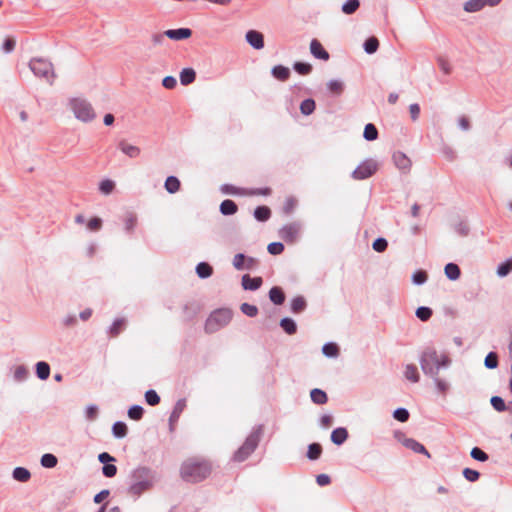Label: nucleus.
I'll use <instances>...</instances> for the list:
<instances>
[{
    "label": "nucleus",
    "instance_id": "obj_1",
    "mask_svg": "<svg viewBox=\"0 0 512 512\" xmlns=\"http://www.w3.org/2000/svg\"><path fill=\"white\" fill-rule=\"evenodd\" d=\"M419 362L423 373L431 377L438 375L441 368L449 367L451 359L447 354L439 356L436 349L429 346L421 352Z\"/></svg>",
    "mask_w": 512,
    "mask_h": 512
},
{
    "label": "nucleus",
    "instance_id": "obj_2",
    "mask_svg": "<svg viewBox=\"0 0 512 512\" xmlns=\"http://www.w3.org/2000/svg\"><path fill=\"white\" fill-rule=\"evenodd\" d=\"M211 465L207 461L189 459L181 465L180 475L186 482L198 483L211 474Z\"/></svg>",
    "mask_w": 512,
    "mask_h": 512
},
{
    "label": "nucleus",
    "instance_id": "obj_3",
    "mask_svg": "<svg viewBox=\"0 0 512 512\" xmlns=\"http://www.w3.org/2000/svg\"><path fill=\"white\" fill-rule=\"evenodd\" d=\"M264 434V425L258 424L253 427L250 434L246 437L244 443L233 454V461L244 462L257 449Z\"/></svg>",
    "mask_w": 512,
    "mask_h": 512
},
{
    "label": "nucleus",
    "instance_id": "obj_4",
    "mask_svg": "<svg viewBox=\"0 0 512 512\" xmlns=\"http://www.w3.org/2000/svg\"><path fill=\"white\" fill-rule=\"evenodd\" d=\"M233 317V311L229 308H218L211 312L206 319L204 330L207 334H213L227 326Z\"/></svg>",
    "mask_w": 512,
    "mask_h": 512
},
{
    "label": "nucleus",
    "instance_id": "obj_5",
    "mask_svg": "<svg viewBox=\"0 0 512 512\" xmlns=\"http://www.w3.org/2000/svg\"><path fill=\"white\" fill-rule=\"evenodd\" d=\"M29 68L36 77L44 78L50 85L56 77L53 69V64L41 57H34L29 62Z\"/></svg>",
    "mask_w": 512,
    "mask_h": 512
},
{
    "label": "nucleus",
    "instance_id": "obj_6",
    "mask_svg": "<svg viewBox=\"0 0 512 512\" xmlns=\"http://www.w3.org/2000/svg\"><path fill=\"white\" fill-rule=\"evenodd\" d=\"M69 105L75 117L82 122H91L96 118V113L91 103L86 99L73 98L70 100Z\"/></svg>",
    "mask_w": 512,
    "mask_h": 512
},
{
    "label": "nucleus",
    "instance_id": "obj_7",
    "mask_svg": "<svg viewBox=\"0 0 512 512\" xmlns=\"http://www.w3.org/2000/svg\"><path fill=\"white\" fill-rule=\"evenodd\" d=\"M378 170V163L374 159H366L351 173L354 180H365L372 177Z\"/></svg>",
    "mask_w": 512,
    "mask_h": 512
},
{
    "label": "nucleus",
    "instance_id": "obj_8",
    "mask_svg": "<svg viewBox=\"0 0 512 512\" xmlns=\"http://www.w3.org/2000/svg\"><path fill=\"white\" fill-rule=\"evenodd\" d=\"M301 228L302 226L300 222L294 221L280 228L278 231V236L286 243L293 244L296 242Z\"/></svg>",
    "mask_w": 512,
    "mask_h": 512
},
{
    "label": "nucleus",
    "instance_id": "obj_9",
    "mask_svg": "<svg viewBox=\"0 0 512 512\" xmlns=\"http://www.w3.org/2000/svg\"><path fill=\"white\" fill-rule=\"evenodd\" d=\"M233 266L238 271L243 270H254L256 269L260 262L257 258L248 256L244 253H237L233 258Z\"/></svg>",
    "mask_w": 512,
    "mask_h": 512
},
{
    "label": "nucleus",
    "instance_id": "obj_10",
    "mask_svg": "<svg viewBox=\"0 0 512 512\" xmlns=\"http://www.w3.org/2000/svg\"><path fill=\"white\" fill-rule=\"evenodd\" d=\"M130 477L132 482H155L156 471L146 466H139L132 471Z\"/></svg>",
    "mask_w": 512,
    "mask_h": 512
},
{
    "label": "nucleus",
    "instance_id": "obj_11",
    "mask_svg": "<svg viewBox=\"0 0 512 512\" xmlns=\"http://www.w3.org/2000/svg\"><path fill=\"white\" fill-rule=\"evenodd\" d=\"M502 0H469L464 3L463 9L468 13H475L482 10L485 6H497Z\"/></svg>",
    "mask_w": 512,
    "mask_h": 512
},
{
    "label": "nucleus",
    "instance_id": "obj_12",
    "mask_svg": "<svg viewBox=\"0 0 512 512\" xmlns=\"http://www.w3.org/2000/svg\"><path fill=\"white\" fill-rule=\"evenodd\" d=\"M247 43L256 50H261L265 46L264 35L260 31L251 29L245 34Z\"/></svg>",
    "mask_w": 512,
    "mask_h": 512
},
{
    "label": "nucleus",
    "instance_id": "obj_13",
    "mask_svg": "<svg viewBox=\"0 0 512 512\" xmlns=\"http://www.w3.org/2000/svg\"><path fill=\"white\" fill-rule=\"evenodd\" d=\"M186 408V399L182 398V399H179L174 407H173V410L169 416V430L170 432H173L175 430V425L177 424L179 418H180V415L182 414V412L184 411V409Z\"/></svg>",
    "mask_w": 512,
    "mask_h": 512
},
{
    "label": "nucleus",
    "instance_id": "obj_14",
    "mask_svg": "<svg viewBox=\"0 0 512 512\" xmlns=\"http://www.w3.org/2000/svg\"><path fill=\"white\" fill-rule=\"evenodd\" d=\"M310 52L316 59L328 61L330 55L328 51L323 47L318 39H312L310 42Z\"/></svg>",
    "mask_w": 512,
    "mask_h": 512
},
{
    "label": "nucleus",
    "instance_id": "obj_15",
    "mask_svg": "<svg viewBox=\"0 0 512 512\" xmlns=\"http://www.w3.org/2000/svg\"><path fill=\"white\" fill-rule=\"evenodd\" d=\"M263 284V279L260 276L251 277L249 274H244L241 278V285L244 290L256 291Z\"/></svg>",
    "mask_w": 512,
    "mask_h": 512
},
{
    "label": "nucleus",
    "instance_id": "obj_16",
    "mask_svg": "<svg viewBox=\"0 0 512 512\" xmlns=\"http://www.w3.org/2000/svg\"><path fill=\"white\" fill-rule=\"evenodd\" d=\"M166 36L174 41L186 40L192 36V30L190 28H177L168 29L165 31Z\"/></svg>",
    "mask_w": 512,
    "mask_h": 512
},
{
    "label": "nucleus",
    "instance_id": "obj_17",
    "mask_svg": "<svg viewBox=\"0 0 512 512\" xmlns=\"http://www.w3.org/2000/svg\"><path fill=\"white\" fill-rule=\"evenodd\" d=\"M402 444L407 449H410L415 453L423 454V455L427 456L428 458L431 457V454L428 452V450L425 448V446L413 438H404L402 440Z\"/></svg>",
    "mask_w": 512,
    "mask_h": 512
},
{
    "label": "nucleus",
    "instance_id": "obj_18",
    "mask_svg": "<svg viewBox=\"0 0 512 512\" xmlns=\"http://www.w3.org/2000/svg\"><path fill=\"white\" fill-rule=\"evenodd\" d=\"M393 162L395 166L404 171L407 172L411 168V160L401 151H396L393 153L392 156Z\"/></svg>",
    "mask_w": 512,
    "mask_h": 512
},
{
    "label": "nucleus",
    "instance_id": "obj_19",
    "mask_svg": "<svg viewBox=\"0 0 512 512\" xmlns=\"http://www.w3.org/2000/svg\"><path fill=\"white\" fill-rule=\"evenodd\" d=\"M153 485H154V482H148V481H144V482H131V484H130V486L128 488V493L130 495L139 497L144 492L150 490L153 487Z\"/></svg>",
    "mask_w": 512,
    "mask_h": 512
},
{
    "label": "nucleus",
    "instance_id": "obj_20",
    "mask_svg": "<svg viewBox=\"0 0 512 512\" xmlns=\"http://www.w3.org/2000/svg\"><path fill=\"white\" fill-rule=\"evenodd\" d=\"M200 311V306L197 302L186 303L182 307L183 317L186 322L192 321Z\"/></svg>",
    "mask_w": 512,
    "mask_h": 512
},
{
    "label": "nucleus",
    "instance_id": "obj_21",
    "mask_svg": "<svg viewBox=\"0 0 512 512\" xmlns=\"http://www.w3.org/2000/svg\"><path fill=\"white\" fill-rule=\"evenodd\" d=\"M268 297L270 301L277 306L284 304L286 299L284 290L280 286H273L268 292Z\"/></svg>",
    "mask_w": 512,
    "mask_h": 512
},
{
    "label": "nucleus",
    "instance_id": "obj_22",
    "mask_svg": "<svg viewBox=\"0 0 512 512\" xmlns=\"http://www.w3.org/2000/svg\"><path fill=\"white\" fill-rule=\"evenodd\" d=\"M349 437L348 430L345 427H337L331 433V441L333 444L340 446L346 442Z\"/></svg>",
    "mask_w": 512,
    "mask_h": 512
},
{
    "label": "nucleus",
    "instance_id": "obj_23",
    "mask_svg": "<svg viewBox=\"0 0 512 512\" xmlns=\"http://www.w3.org/2000/svg\"><path fill=\"white\" fill-rule=\"evenodd\" d=\"M118 148L129 158H137L141 152L139 147L129 144L126 140L119 141Z\"/></svg>",
    "mask_w": 512,
    "mask_h": 512
},
{
    "label": "nucleus",
    "instance_id": "obj_24",
    "mask_svg": "<svg viewBox=\"0 0 512 512\" xmlns=\"http://www.w3.org/2000/svg\"><path fill=\"white\" fill-rule=\"evenodd\" d=\"M219 211L224 216H232L237 213L238 205L231 199H225L221 202Z\"/></svg>",
    "mask_w": 512,
    "mask_h": 512
},
{
    "label": "nucleus",
    "instance_id": "obj_25",
    "mask_svg": "<svg viewBox=\"0 0 512 512\" xmlns=\"http://www.w3.org/2000/svg\"><path fill=\"white\" fill-rule=\"evenodd\" d=\"M272 211L266 205H259L254 209L253 216L258 222H266L271 218Z\"/></svg>",
    "mask_w": 512,
    "mask_h": 512
},
{
    "label": "nucleus",
    "instance_id": "obj_26",
    "mask_svg": "<svg viewBox=\"0 0 512 512\" xmlns=\"http://www.w3.org/2000/svg\"><path fill=\"white\" fill-rule=\"evenodd\" d=\"M272 76L279 81H286L290 77V69L284 65H275L271 70Z\"/></svg>",
    "mask_w": 512,
    "mask_h": 512
},
{
    "label": "nucleus",
    "instance_id": "obj_27",
    "mask_svg": "<svg viewBox=\"0 0 512 512\" xmlns=\"http://www.w3.org/2000/svg\"><path fill=\"white\" fill-rule=\"evenodd\" d=\"M51 368L48 362L39 361L35 364V374L40 380H47L50 376Z\"/></svg>",
    "mask_w": 512,
    "mask_h": 512
},
{
    "label": "nucleus",
    "instance_id": "obj_28",
    "mask_svg": "<svg viewBox=\"0 0 512 512\" xmlns=\"http://www.w3.org/2000/svg\"><path fill=\"white\" fill-rule=\"evenodd\" d=\"M444 273L449 280L456 281L461 276V269L456 263L449 262L444 267Z\"/></svg>",
    "mask_w": 512,
    "mask_h": 512
},
{
    "label": "nucleus",
    "instance_id": "obj_29",
    "mask_svg": "<svg viewBox=\"0 0 512 512\" xmlns=\"http://www.w3.org/2000/svg\"><path fill=\"white\" fill-rule=\"evenodd\" d=\"M306 308H307V301L303 296L299 295V296L294 297L291 300L290 310L292 313L300 314L303 311H305Z\"/></svg>",
    "mask_w": 512,
    "mask_h": 512
},
{
    "label": "nucleus",
    "instance_id": "obj_30",
    "mask_svg": "<svg viewBox=\"0 0 512 512\" xmlns=\"http://www.w3.org/2000/svg\"><path fill=\"white\" fill-rule=\"evenodd\" d=\"M282 330L288 335H294L297 333V323L291 317H284L279 323Z\"/></svg>",
    "mask_w": 512,
    "mask_h": 512
},
{
    "label": "nucleus",
    "instance_id": "obj_31",
    "mask_svg": "<svg viewBox=\"0 0 512 512\" xmlns=\"http://www.w3.org/2000/svg\"><path fill=\"white\" fill-rule=\"evenodd\" d=\"M12 477L18 482L25 483L31 479V472L25 467L18 466L13 469Z\"/></svg>",
    "mask_w": 512,
    "mask_h": 512
},
{
    "label": "nucleus",
    "instance_id": "obj_32",
    "mask_svg": "<svg viewBox=\"0 0 512 512\" xmlns=\"http://www.w3.org/2000/svg\"><path fill=\"white\" fill-rule=\"evenodd\" d=\"M196 274L201 279H207L213 274V267L208 262H199L195 268Z\"/></svg>",
    "mask_w": 512,
    "mask_h": 512
},
{
    "label": "nucleus",
    "instance_id": "obj_33",
    "mask_svg": "<svg viewBox=\"0 0 512 512\" xmlns=\"http://www.w3.org/2000/svg\"><path fill=\"white\" fill-rule=\"evenodd\" d=\"M196 80V72L193 68H183L180 72V83L183 86L192 84Z\"/></svg>",
    "mask_w": 512,
    "mask_h": 512
},
{
    "label": "nucleus",
    "instance_id": "obj_34",
    "mask_svg": "<svg viewBox=\"0 0 512 512\" xmlns=\"http://www.w3.org/2000/svg\"><path fill=\"white\" fill-rule=\"evenodd\" d=\"M111 431H112V435L116 439H122V438L126 437L128 434V426L123 421H116L112 425Z\"/></svg>",
    "mask_w": 512,
    "mask_h": 512
},
{
    "label": "nucleus",
    "instance_id": "obj_35",
    "mask_svg": "<svg viewBox=\"0 0 512 512\" xmlns=\"http://www.w3.org/2000/svg\"><path fill=\"white\" fill-rule=\"evenodd\" d=\"M311 401L317 405H323L328 402L327 393L319 388H314L310 391Z\"/></svg>",
    "mask_w": 512,
    "mask_h": 512
},
{
    "label": "nucleus",
    "instance_id": "obj_36",
    "mask_svg": "<svg viewBox=\"0 0 512 512\" xmlns=\"http://www.w3.org/2000/svg\"><path fill=\"white\" fill-rule=\"evenodd\" d=\"M180 187L181 182L176 176H168L164 182V188L170 194L178 192Z\"/></svg>",
    "mask_w": 512,
    "mask_h": 512
},
{
    "label": "nucleus",
    "instance_id": "obj_37",
    "mask_svg": "<svg viewBox=\"0 0 512 512\" xmlns=\"http://www.w3.org/2000/svg\"><path fill=\"white\" fill-rule=\"evenodd\" d=\"M322 454V446L318 442H313L308 445L306 456L309 460L315 461L320 458Z\"/></svg>",
    "mask_w": 512,
    "mask_h": 512
},
{
    "label": "nucleus",
    "instance_id": "obj_38",
    "mask_svg": "<svg viewBox=\"0 0 512 512\" xmlns=\"http://www.w3.org/2000/svg\"><path fill=\"white\" fill-rule=\"evenodd\" d=\"M322 353L328 358H336L340 354V349L335 342H327L322 346Z\"/></svg>",
    "mask_w": 512,
    "mask_h": 512
},
{
    "label": "nucleus",
    "instance_id": "obj_39",
    "mask_svg": "<svg viewBox=\"0 0 512 512\" xmlns=\"http://www.w3.org/2000/svg\"><path fill=\"white\" fill-rule=\"evenodd\" d=\"M220 191L223 194H227V195H240V196H245L246 193H247V189L246 188L236 187V186H234L232 184H223V185H221Z\"/></svg>",
    "mask_w": 512,
    "mask_h": 512
},
{
    "label": "nucleus",
    "instance_id": "obj_40",
    "mask_svg": "<svg viewBox=\"0 0 512 512\" xmlns=\"http://www.w3.org/2000/svg\"><path fill=\"white\" fill-rule=\"evenodd\" d=\"M144 413L145 410L141 405L134 404L128 408L127 416L131 420L140 421L143 418Z\"/></svg>",
    "mask_w": 512,
    "mask_h": 512
},
{
    "label": "nucleus",
    "instance_id": "obj_41",
    "mask_svg": "<svg viewBox=\"0 0 512 512\" xmlns=\"http://www.w3.org/2000/svg\"><path fill=\"white\" fill-rule=\"evenodd\" d=\"M379 48V40L375 36L368 37L363 43V49L367 54H374Z\"/></svg>",
    "mask_w": 512,
    "mask_h": 512
},
{
    "label": "nucleus",
    "instance_id": "obj_42",
    "mask_svg": "<svg viewBox=\"0 0 512 512\" xmlns=\"http://www.w3.org/2000/svg\"><path fill=\"white\" fill-rule=\"evenodd\" d=\"M316 109V102L313 98H306L300 103V112L305 116L311 115Z\"/></svg>",
    "mask_w": 512,
    "mask_h": 512
},
{
    "label": "nucleus",
    "instance_id": "obj_43",
    "mask_svg": "<svg viewBox=\"0 0 512 512\" xmlns=\"http://www.w3.org/2000/svg\"><path fill=\"white\" fill-rule=\"evenodd\" d=\"M379 133L377 127L373 123H367L364 127L363 137L367 141H375L378 139Z\"/></svg>",
    "mask_w": 512,
    "mask_h": 512
},
{
    "label": "nucleus",
    "instance_id": "obj_44",
    "mask_svg": "<svg viewBox=\"0 0 512 512\" xmlns=\"http://www.w3.org/2000/svg\"><path fill=\"white\" fill-rule=\"evenodd\" d=\"M360 7V0H346L341 7V11L346 15L354 14Z\"/></svg>",
    "mask_w": 512,
    "mask_h": 512
},
{
    "label": "nucleus",
    "instance_id": "obj_45",
    "mask_svg": "<svg viewBox=\"0 0 512 512\" xmlns=\"http://www.w3.org/2000/svg\"><path fill=\"white\" fill-rule=\"evenodd\" d=\"M404 375L409 381L413 383H417L420 380L418 369L414 364L406 365Z\"/></svg>",
    "mask_w": 512,
    "mask_h": 512
},
{
    "label": "nucleus",
    "instance_id": "obj_46",
    "mask_svg": "<svg viewBox=\"0 0 512 512\" xmlns=\"http://www.w3.org/2000/svg\"><path fill=\"white\" fill-rule=\"evenodd\" d=\"M40 464L44 468H54L58 464L57 457L52 453H45L41 456Z\"/></svg>",
    "mask_w": 512,
    "mask_h": 512
},
{
    "label": "nucleus",
    "instance_id": "obj_47",
    "mask_svg": "<svg viewBox=\"0 0 512 512\" xmlns=\"http://www.w3.org/2000/svg\"><path fill=\"white\" fill-rule=\"evenodd\" d=\"M293 69L296 73L300 75H308L312 72L313 67L308 62L296 61L293 64Z\"/></svg>",
    "mask_w": 512,
    "mask_h": 512
},
{
    "label": "nucleus",
    "instance_id": "obj_48",
    "mask_svg": "<svg viewBox=\"0 0 512 512\" xmlns=\"http://www.w3.org/2000/svg\"><path fill=\"white\" fill-rule=\"evenodd\" d=\"M512 272V259H507L497 266L496 273L499 277H506Z\"/></svg>",
    "mask_w": 512,
    "mask_h": 512
},
{
    "label": "nucleus",
    "instance_id": "obj_49",
    "mask_svg": "<svg viewBox=\"0 0 512 512\" xmlns=\"http://www.w3.org/2000/svg\"><path fill=\"white\" fill-rule=\"evenodd\" d=\"M145 402L150 406H156L160 403L161 398L154 389H149L144 394Z\"/></svg>",
    "mask_w": 512,
    "mask_h": 512
},
{
    "label": "nucleus",
    "instance_id": "obj_50",
    "mask_svg": "<svg viewBox=\"0 0 512 512\" xmlns=\"http://www.w3.org/2000/svg\"><path fill=\"white\" fill-rule=\"evenodd\" d=\"M125 324H126V321L125 319L123 318H118L116 319L112 325L110 326L109 328V333L112 337H116L118 336L121 331L124 329L125 327Z\"/></svg>",
    "mask_w": 512,
    "mask_h": 512
},
{
    "label": "nucleus",
    "instance_id": "obj_51",
    "mask_svg": "<svg viewBox=\"0 0 512 512\" xmlns=\"http://www.w3.org/2000/svg\"><path fill=\"white\" fill-rule=\"evenodd\" d=\"M484 365L488 369H495L499 365V357L498 354L494 351L489 352L484 360Z\"/></svg>",
    "mask_w": 512,
    "mask_h": 512
},
{
    "label": "nucleus",
    "instance_id": "obj_52",
    "mask_svg": "<svg viewBox=\"0 0 512 512\" xmlns=\"http://www.w3.org/2000/svg\"><path fill=\"white\" fill-rule=\"evenodd\" d=\"M415 314L419 320L426 322L432 317L433 310L427 306H420L416 309Z\"/></svg>",
    "mask_w": 512,
    "mask_h": 512
},
{
    "label": "nucleus",
    "instance_id": "obj_53",
    "mask_svg": "<svg viewBox=\"0 0 512 512\" xmlns=\"http://www.w3.org/2000/svg\"><path fill=\"white\" fill-rule=\"evenodd\" d=\"M393 418L401 423H405L410 418L409 411L404 407H399L393 411Z\"/></svg>",
    "mask_w": 512,
    "mask_h": 512
},
{
    "label": "nucleus",
    "instance_id": "obj_54",
    "mask_svg": "<svg viewBox=\"0 0 512 512\" xmlns=\"http://www.w3.org/2000/svg\"><path fill=\"white\" fill-rule=\"evenodd\" d=\"M491 406L497 412H504L507 410V404L505 400L500 396H492L490 399Z\"/></svg>",
    "mask_w": 512,
    "mask_h": 512
},
{
    "label": "nucleus",
    "instance_id": "obj_55",
    "mask_svg": "<svg viewBox=\"0 0 512 512\" xmlns=\"http://www.w3.org/2000/svg\"><path fill=\"white\" fill-rule=\"evenodd\" d=\"M428 279V273L425 270H416L411 277L412 283L415 285H423Z\"/></svg>",
    "mask_w": 512,
    "mask_h": 512
},
{
    "label": "nucleus",
    "instance_id": "obj_56",
    "mask_svg": "<svg viewBox=\"0 0 512 512\" xmlns=\"http://www.w3.org/2000/svg\"><path fill=\"white\" fill-rule=\"evenodd\" d=\"M240 311L245 314L246 316L248 317H256L258 315V307L256 305H253V304H249V303H242L240 305Z\"/></svg>",
    "mask_w": 512,
    "mask_h": 512
},
{
    "label": "nucleus",
    "instance_id": "obj_57",
    "mask_svg": "<svg viewBox=\"0 0 512 512\" xmlns=\"http://www.w3.org/2000/svg\"><path fill=\"white\" fill-rule=\"evenodd\" d=\"M470 456L479 462H486L489 459V455L481 448L475 446L470 451Z\"/></svg>",
    "mask_w": 512,
    "mask_h": 512
},
{
    "label": "nucleus",
    "instance_id": "obj_58",
    "mask_svg": "<svg viewBox=\"0 0 512 512\" xmlns=\"http://www.w3.org/2000/svg\"><path fill=\"white\" fill-rule=\"evenodd\" d=\"M115 188V182L110 179H104L99 183V191L104 195H109Z\"/></svg>",
    "mask_w": 512,
    "mask_h": 512
},
{
    "label": "nucleus",
    "instance_id": "obj_59",
    "mask_svg": "<svg viewBox=\"0 0 512 512\" xmlns=\"http://www.w3.org/2000/svg\"><path fill=\"white\" fill-rule=\"evenodd\" d=\"M387 247H388V241L384 237H378L372 243L373 250L378 253L385 252L387 250Z\"/></svg>",
    "mask_w": 512,
    "mask_h": 512
},
{
    "label": "nucleus",
    "instance_id": "obj_60",
    "mask_svg": "<svg viewBox=\"0 0 512 512\" xmlns=\"http://www.w3.org/2000/svg\"><path fill=\"white\" fill-rule=\"evenodd\" d=\"M29 376V370L24 365H19L14 371V379L18 382L25 381Z\"/></svg>",
    "mask_w": 512,
    "mask_h": 512
},
{
    "label": "nucleus",
    "instance_id": "obj_61",
    "mask_svg": "<svg viewBox=\"0 0 512 512\" xmlns=\"http://www.w3.org/2000/svg\"><path fill=\"white\" fill-rule=\"evenodd\" d=\"M462 474L464 478L469 482H476L481 476L479 471L468 467L463 469Z\"/></svg>",
    "mask_w": 512,
    "mask_h": 512
},
{
    "label": "nucleus",
    "instance_id": "obj_62",
    "mask_svg": "<svg viewBox=\"0 0 512 512\" xmlns=\"http://www.w3.org/2000/svg\"><path fill=\"white\" fill-rule=\"evenodd\" d=\"M327 86H328L329 91L335 95L342 94V92L344 90V85L339 80H330L328 82Z\"/></svg>",
    "mask_w": 512,
    "mask_h": 512
},
{
    "label": "nucleus",
    "instance_id": "obj_63",
    "mask_svg": "<svg viewBox=\"0 0 512 512\" xmlns=\"http://www.w3.org/2000/svg\"><path fill=\"white\" fill-rule=\"evenodd\" d=\"M285 246L282 242H271L267 246V250L271 255H280L283 253Z\"/></svg>",
    "mask_w": 512,
    "mask_h": 512
},
{
    "label": "nucleus",
    "instance_id": "obj_64",
    "mask_svg": "<svg viewBox=\"0 0 512 512\" xmlns=\"http://www.w3.org/2000/svg\"><path fill=\"white\" fill-rule=\"evenodd\" d=\"M454 230L461 237H466L470 232V227L466 221H460L454 226Z\"/></svg>",
    "mask_w": 512,
    "mask_h": 512
}]
</instances>
